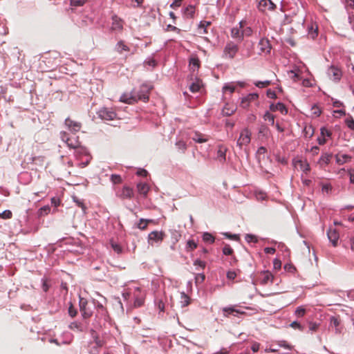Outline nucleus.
<instances>
[{
  "instance_id": "1",
  "label": "nucleus",
  "mask_w": 354,
  "mask_h": 354,
  "mask_svg": "<svg viewBox=\"0 0 354 354\" xmlns=\"http://www.w3.org/2000/svg\"><path fill=\"white\" fill-rule=\"evenodd\" d=\"M149 91L150 88L146 84H142L138 91L133 89L130 93H123L120 96V101L129 104H133L139 100L147 102L149 100Z\"/></svg>"
},
{
  "instance_id": "2",
  "label": "nucleus",
  "mask_w": 354,
  "mask_h": 354,
  "mask_svg": "<svg viewBox=\"0 0 354 354\" xmlns=\"http://www.w3.org/2000/svg\"><path fill=\"white\" fill-rule=\"evenodd\" d=\"M239 45L232 41H229L226 43L223 52V57L225 59H232L235 57L239 52Z\"/></svg>"
},
{
  "instance_id": "3",
  "label": "nucleus",
  "mask_w": 354,
  "mask_h": 354,
  "mask_svg": "<svg viewBox=\"0 0 354 354\" xmlns=\"http://www.w3.org/2000/svg\"><path fill=\"white\" fill-rule=\"evenodd\" d=\"M252 133L248 129H243L241 133L239 138L237 139L236 145L240 148L242 149L244 146H248L251 141Z\"/></svg>"
},
{
  "instance_id": "4",
  "label": "nucleus",
  "mask_w": 354,
  "mask_h": 354,
  "mask_svg": "<svg viewBox=\"0 0 354 354\" xmlns=\"http://www.w3.org/2000/svg\"><path fill=\"white\" fill-rule=\"evenodd\" d=\"M341 224L342 223H334L333 225L330 226L327 231L328 238L334 247L337 245L339 238V230L337 228V225Z\"/></svg>"
},
{
  "instance_id": "5",
  "label": "nucleus",
  "mask_w": 354,
  "mask_h": 354,
  "mask_svg": "<svg viewBox=\"0 0 354 354\" xmlns=\"http://www.w3.org/2000/svg\"><path fill=\"white\" fill-rule=\"evenodd\" d=\"M276 8V5L272 0H260L258 4V9L263 13H266L269 11H274Z\"/></svg>"
},
{
  "instance_id": "6",
  "label": "nucleus",
  "mask_w": 354,
  "mask_h": 354,
  "mask_svg": "<svg viewBox=\"0 0 354 354\" xmlns=\"http://www.w3.org/2000/svg\"><path fill=\"white\" fill-rule=\"evenodd\" d=\"M245 23L246 22L245 21H241L237 26L231 29L232 38L236 39L239 42H241L243 39L242 28H243V24H245Z\"/></svg>"
},
{
  "instance_id": "7",
  "label": "nucleus",
  "mask_w": 354,
  "mask_h": 354,
  "mask_svg": "<svg viewBox=\"0 0 354 354\" xmlns=\"http://www.w3.org/2000/svg\"><path fill=\"white\" fill-rule=\"evenodd\" d=\"M97 115L102 120H113L116 118V113L111 109L102 108L97 111Z\"/></svg>"
},
{
  "instance_id": "8",
  "label": "nucleus",
  "mask_w": 354,
  "mask_h": 354,
  "mask_svg": "<svg viewBox=\"0 0 354 354\" xmlns=\"http://www.w3.org/2000/svg\"><path fill=\"white\" fill-rule=\"evenodd\" d=\"M328 76L330 80L335 82H338L342 76V71L337 66H331L327 72Z\"/></svg>"
},
{
  "instance_id": "9",
  "label": "nucleus",
  "mask_w": 354,
  "mask_h": 354,
  "mask_svg": "<svg viewBox=\"0 0 354 354\" xmlns=\"http://www.w3.org/2000/svg\"><path fill=\"white\" fill-rule=\"evenodd\" d=\"M134 195L133 190L132 188L128 186H124L121 190L117 193V196L120 199H131Z\"/></svg>"
},
{
  "instance_id": "10",
  "label": "nucleus",
  "mask_w": 354,
  "mask_h": 354,
  "mask_svg": "<svg viewBox=\"0 0 354 354\" xmlns=\"http://www.w3.org/2000/svg\"><path fill=\"white\" fill-rule=\"evenodd\" d=\"M88 301L86 299L83 297H80L79 306L80 310L82 313V315L84 319L89 318L92 315V313L90 310H87Z\"/></svg>"
},
{
  "instance_id": "11",
  "label": "nucleus",
  "mask_w": 354,
  "mask_h": 354,
  "mask_svg": "<svg viewBox=\"0 0 354 354\" xmlns=\"http://www.w3.org/2000/svg\"><path fill=\"white\" fill-rule=\"evenodd\" d=\"M62 140H64L67 146L71 149H77L80 147V142L77 138H68L66 133H63Z\"/></svg>"
},
{
  "instance_id": "12",
  "label": "nucleus",
  "mask_w": 354,
  "mask_h": 354,
  "mask_svg": "<svg viewBox=\"0 0 354 354\" xmlns=\"http://www.w3.org/2000/svg\"><path fill=\"white\" fill-rule=\"evenodd\" d=\"M65 125L73 132H78L82 127V124L80 122L73 120L70 118H67L65 120Z\"/></svg>"
},
{
  "instance_id": "13",
  "label": "nucleus",
  "mask_w": 354,
  "mask_h": 354,
  "mask_svg": "<svg viewBox=\"0 0 354 354\" xmlns=\"http://www.w3.org/2000/svg\"><path fill=\"white\" fill-rule=\"evenodd\" d=\"M259 97V95L257 93H250L246 97L242 98L241 102V106L243 109H246L249 106L251 102L257 100Z\"/></svg>"
},
{
  "instance_id": "14",
  "label": "nucleus",
  "mask_w": 354,
  "mask_h": 354,
  "mask_svg": "<svg viewBox=\"0 0 354 354\" xmlns=\"http://www.w3.org/2000/svg\"><path fill=\"white\" fill-rule=\"evenodd\" d=\"M261 53H269L271 50V46L268 39H261L258 44Z\"/></svg>"
},
{
  "instance_id": "15",
  "label": "nucleus",
  "mask_w": 354,
  "mask_h": 354,
  "mask_svg": "<svg viewBox=\"0 0 354 354\" xmlns=\"http://www.w3.org/2000/svg\"><path fill=\"white\" fill-rule=\"evenodd\" d=\"M57 53L56 52L47 53L44 56V62L50 64L51 66L57 64V59H58Z\"/></svg>"
},
{
  "instance_id": "16",
  "label": "nucleus",
  "mask_w": 354,
  "mask_h": 354,
  "mask_svg": "<svg viewBox=\"0 0 354 354\" xmlns=\"http://www.w3.org/2000/svg\"><path fill=\"white\" fill-rule=\"evenodd\" d=\"M223 316L226 317H229L230 315L234 316H237L238 314L244 315L245 312L240 311L237 309H235L234 307H225L223 308Z\"/></svg>"
},
{
  "instance_id": "17",
  "label": "nucleus",
  "mask_w": 354,
  "mask_h": 354,
  "mask_svg": "<svg viewBox=\"0 0 354 354\" xmlns=\"http://www.w3.org/2000/svg\"><path fill=\"white\" fill-rule=\"evenodd\" d=\"M270 110L271 111H279L282 114H286L288 112L287 109L283 103L278 102L277 104H271L270 106Z\"/></svg>"
},
{
  "instance_id": "18",
  "label": "nucleus",
  "mask_w": 354,
  "mask_h": 354,
  "mask_svg": "<svg viewBox=\"0 0 354 354\" xmlns=\"http://www.w3.org/2000/svg\"><path fill=\"white\" fill-rule=\"evenodd\" d=\"M236 109L235 105L227 103L223 107L222 113L223 115L230 116L235 112Z\"/></svg>"
},
{
  "instance_id": "19",
  "label": "nucleus",
  "mask_w": 354,
  "mask_h": 354,
  "mask_svg": "<svg viewBox=\"0 0 354 354\" xmlns=\"http://www.w3.org/2000/svg\"><path fill=\"white\" fill-rule=\"evenodd\" d=\"M335 160L337 164L343 165L347 162H349L351 160V156L347 154L337 153L335 156Z\"/></svg>"
},
{
  "instance_id": "20",
  "label": "nucleus",
  "mask_w": 354,
  "mask_h": 354,
  "mask_svg": "<svg viewBox=\"0 0 354 354\" xmlns=\"http://www.w3.org/2000/svg\"><path fill=\"white\" fill-rule=\"evenodd\" d=\"M164 235L162 232L153 231L149 234V239L155 241H161Z\"/></svg>"
},
{
  "instance_id": "21",
  "label": "nucleus",
  "mask_w": 354,
  "mask_h": 354,
  "mask_svg": "<svg viewBox=\"0 0 354 354\" xmlns=\"http://www.w3.org/2000/svg\"><path fill=\"white\" fill-rule=\"evenodd\" d=\"M137 189L139 194L146 196L149 190V187L147 183H140L137 185Z\"/></svg>"
},
{
  "instance_id": "22",
  "label": "nucleus",
  "mask_w": 354,
  "mask_h": 354,
  "mask_svg": "<svg viewBox=\"0 0 354 354\" xmlns=\"http://www.w3.org/2000/svg\"><path fill=\"white\" fill-rule=\"evenodd\" d=\"M227 149L223 146H219L217 151V159L220 162H224L225 160Z\"/></svg>"
},
{
  "instance_id": "23",
  "label": "nucleus",
  "mask_w": 354,
  "mask_h": 354,
  "mask_svg": "<svg viewBox=\"0 0 354 354\" xmlns=\"http://www.w3.org/2000/svg\"><path fill=\"white\" fill-rule=\"evenodd\" d=\"M210 25H211L210 21H201L198 25V32L200 34H207V28L208 26H209Z\"/></svg>"
},
{
  "instance_id": "24",
  "label": "nucleus",
  "mask_w": 354,
  "mask_h": 354,
  "mask_svg": "<svg viewBox=\"0 0 354 354\" xmlns=\"http://www.w3.org/2000/svg\"><path fill=\"white\" fill-rule=\"evenodd\" d=\"M122 24L120 19L116 16L113 17V23L111 28L113 30H121L122 29Z\"/></svg>"
},
{
  "instance_id": "25",
  "label": "nucleus",
  "mask_w": 354,
  "mask_h": 354,
  "mask_svg": "<svg viewBox=\"0 0 354 354\" xmlns=\"http://www.w3.org/2000/svg\"><path fill=\"white\" fill-rule=\"evenodd\" d=\"M297 165H298L300 167V169L302 170L304 172L307 174L308 171H310V167L307 161H303V160H298L297 161Z\"/></svg>"
},
{
  "instance_id": "26",
  "label": "nucleus",
  "mask_w": 354,
  "mask_h": 354,
  "mask_svg": "<svg viewBox=\"0 0 354 354\" xmlns=\"http://www.w3.org/2000/svg\"><path fill=\"white\" fill-rule=\"evenodd\" d=\"M195 13V7L194 6L189 5L185 9L184 14L187 17L193 18Z\"/></svg>"
},
{
  "instance_id": "27",
  "label": "nucleus",
  "mask_w": 354,
  "mask_h": 354,
  "mask_svg": "<svg viewBox=\"0 0 354 354\" xmlns=\"http://www.w3.org/2000/svg\"><path fill=\"white\" fill-rule=\"evenodd\" d=\"M201 86V81L199 80H196L195 82L192 83V84L189 86V90L192 93H196L199 91Z\"/></svg>"
},
{
  "instance_id": "28",
  "label": "nucleus",
  "mask_w": 354,
  "mask_h": 354,
  "mask_svg": "<svg viewBox=\"0 0 354 354\" xmlns=\"http://www.w3.org/2000/svg\"><path fill=\"white\" fill-rule=\"evenodd\" d=\"M192 139L198 143H203L208 141L207 138H204V136L199 133H195L194 136L192 138Z\"/></svg>"
},
{
  "instance_id": "29",
  "label": "nucleus",
  "mask_w": 354,
  "mask_h": 354,
  "mask_svg": "<svg viewBox=\"0 0 354 354\" xmlns=\"http://www.w3.org/2000/svg\"><path fill=\"white\" fill-rule=\"evenodd\" d=\"M189 66L192 70L198 69L200 67V60L198 57H192L189 61Z\"/></svg>"
},
{
  "instance_id": "30",
  "label": "nucleus",
  "mask_w": 354,
  "mask_h": 354,
  "mask_svg": "<svg viewBox=\"0 0 354 354\" xmlns=\"http://www.w3.org/2000/svg\"><path fill=\"white\" fill-rule=\"evenodd\" d=\"M117 50L119 53H122V51H129V48L122 41H120L117 44Z\"/></svg>"
},
{
  "instance_id": "31",
  "label": "nucleus",
  "mask_w": 354,
  "mask_h": 354,
  "mask_svg": "<svg viewBox=\"0 0 354 354\" xmlns=\"http://www.w3.org/2000/svg\"><path fill=\"white\" fill-rule=\"evenodd\" d=\"M267 149L264 147H260L257 151V157L259 160L264 159Z\"/></svg>"
},
{
  "instance_id": "32",
  "label": "nucleus",
  "mask_w": 354,
  "mask_h": 354,
  "mask_svg": "<svg viewBox=\"0 0 354 354\" xmlns=\"http://www.w3.org/2000/svg\"><path fill=\"white\" fill-rule=\"evenodd\" d=\"M50 212V207L48 205H45L38 210V215L39 216H46Z\"/></svg>"
},
{
  "instance_id": "33",
  "label": "nucleus",
  "mask_w": 354,
  "mask_h": 354,
  "mask_svg": "<svg viewBox=\"0 0 354 354\" xmlns=\"http://www.w3.org/2000/svg\"><path fill=\"white\" fill-rule=\"evenodd\" d=\"M203 240L206 243H213L214 242V237L210 233L205 232L203 235Z\"/></svg>"
},
{
  "instance_id": "34",
  "label": "nucleus",
  "mask_w": 354,
  "mask_h": 354,
  "mask_svg": "<svg viewBox=\"0 0 354 354\" xmlns=\"http://www.w3.org/2000/svg\"><path fill=\"white\" fill-rule=\"evenodd\" d=\"M263 118L264 120L268 121L272 125H274V115L270 112H266Z\"/></svg>"
},
{
  "instance_id": "35",
  "label": "nucleus",
  "mask_w": 354,
  "mask_h": 354,
  "mask_svg": "<svg viewBox=\"0 0 354 354\" xmlns=\"http://www.w3.org/2000/svg\"><path fill=\"white\" fill-rule=\"evenodd\" d=\"M269 132V129L264 124H262L259 129V135L263 137H267Z\"/></svg>"
},
{
  "instance_id": "36",
  "label": "nucleus",
  "mask_w": 354,
  "mask_h": 354,
  "mask_svg": "<svg viewBox=\"0 0 354 354\" xmlns=\"http://www.w3.org/2000/svg\"><path fill=\"white\" fill-rule=\"evenodd\" d=\"M245 240L248 243H257L258 242L257 236L254 234H247L245 236Z\"/></svg>"
},
{
  "instance_id": "37",
  "label": "nucleus",
  "mask_w": 354,
  "mask_h": 354,
  "mask_svg": "<svg viewBox=\"0 0 354 354\" xmlns=\"http://www.w3.org/2000/svg\"><path fill=\"white\" fill-rule=\"evenodd\" d=\"M271 84V82L269 80L266 81H257L254 82V85L259 88H266L268 86H270Z\"/></svg>"
},
{
  "instance_id": "38",
  "label": "nucleus",
  "mask_w": 354,
  "mask_h": 354,
  "mask_svg": "<svg viewBox=\"0 0 354 354\" xmlns=\"http://www.w3.org/2000/svg\"><path fill=\"white\" fill-rule=\"evenodd\" d=\"M12 213L10 210H5L0 213L1 219H10L12 218Z\"/></svg>"
},
{
  "instance_id": "39",
  "label": "nucleus",
  "mask_w": 354,
  "mask_h": 354,
  "mask_svg": "<svg viewBox=\"0 0 354 354\" xmlns=\"http://www.w3.org/2000/svg\"><path fill=\"white\" fill-rule=\"evenodd\" d=\"M245 24H243V28H242L243 32V38L244 36L250 37L252 35L253 31L250 27H245Z\"/></svg>"
},
{
  "instance_id": "40",
  "label": "nucleus",
  "mask_w": 354,
  "mask_h": 354,
  "mask_svg": "<svg viewBox=\"0 0 354 354\" xmlns=\"http://www.w3.org/2000/svg\"><path fill=\"white\" fill-rule=\"evenodd\" d=\"M197 248V244L194 240H189L187 243V250L192 251Z\"/></svg>"
},
{
  "instance_id": "41",
  "label": "nucleus",
  "mask_w": 354,
  "mask_h": 354,
  "mask_svg": "<svg viewBox=\"0 0 354 354\" xmlns=\"http://www.w3.org/2000/svg\"><path fill=\"white\" fill-rule=\"evenodd\" d=\"M181 299L182 306H187L189 304V297L184 292L181 294Z\"/></svg>"
},
{
  "instance_id": "42",
  "label": "nucleus",
  "mask_w": 354,
  "mask_h": 354,
  "mask_svg": "<svg viewBox=\"0 0 354 354\" xmlns=\"http://www.w3.org/2000/svg\"><path fill=\"white\" fill-rule=\"evenodd\" d=\"M111 180L113 184H120L122 183V178L120 175L112 174L111 176Z\"/></svg>"
},
{
  "instance_id": "43",
  "label": "nucleus",
  "mask_w": 354,
  "mask_h": 354,
  "mask_svg": "<svg viewBox=\"0 0 354 354\" xmlns=\"http://www.w3.org/2000/svg\"><path fill=\"white\" fill-rule=\"evenodd\" d=\"M87 0H71V6L75 7L82 6Z\"/></svg>"
},
{
  "instance_id": "44",
  "label": "nucleus",
  "mask_w": 354,
  "mask_h": 354,
  "mask_svg": "<svg viewBox=\"0 0 354 354\" xmlns=\"http://www.w3.org/2000/svg\"><path fill=\"white\" fill-rule=\"evenodd\" d=\"M344 5L348 11L354 10V0H345Z\"/></svg>"
},
{
  "instance_id": "45",
  "label": "nucleus",
  "mask_w": 354,
  "mask_h": 354,
  "mask_svg": "<svg viewBox=\"0 0 354 354\" xmlns=\"http://www.w3.org/2000/svg\"><path fill=\"white\" fill-rule=\"evenodd\" d=\"M223 252L225 255H232L234 252V250L230 245L226 244L223 248Z\"/></svg>"
},
{
  "instance_id": "46",
  "label": "nucleus",
  "mask_w": 354,
  "mask_h": 354,
  "mask_svg": "<svg viewBox=\"0 0 354 354\" xmlns=\"http://www.w3.org/2000/svg\"><path fill=\"white\" fill-rule=\"evenodd\" d=\"M73 201H74V202L76 203V205H77L78 207H81V208H82V209L84 212L86 210V207L85 204H84V201H82V200H80V199L77 198V197H74V198H73Z\"/></svg>"
},
{
  "instance_id": "47",
  "label": "nucleus",
  "mask_w": 354,
  "mask_h": 354,
  "mask_svg": "<svg viewBox=\"0 0 354 354\" xmlns=\"http://www.w3.org/2000/svg\"><path fill=\"white\" fill-rule=\"evenodd\" d=\"M332 135V133L330 131H329L328 129L325 127H322L321 129V136L324 138H330Z\"/></svg>"
},
{
  "instance_id": "48",
  "label": "nucleus",
  "mask_w": 354,
  "mask_h": 354,
  "mask_svg": "<svg viewBox=\"0 0 354 354\" xmlns=\"http://www.w3.org/2000/svg\"><path fill=\"white\" fill-rule=\"evenodd\" d=\"M331 158H332L331 154L325 153L321 156L320 160L324 162L326 164H328L330 161Z\"/></svg>"
},
{
  "instance_id": "49",
  "label": "nucleus",
  "mask_w": 354,
  "mask_h": 354,
  "mask_svg": "<svg viewBox=\"0 0 354 354\" xmlns=\"http://www.w3.org/2000/svg\"><path fill=\"white\" fill-rule=\"evenodd\" d=\"M68 314L73 318L75 317L77 314V310L74 308L71 303L68 307Z\"/></svg>"
},
{
  "instance_id": "50",
  "label": "nucleus",
  "mask_w": 354,
  "mask_h": 354,
  "mask_svg": "<svg viewBox=\"0 0 354 354\" xmlns=\"http://www.w3.org/2000/svg\"><path fill=\"white\" fill-rule=\"evenodd\" d=\"M322 189L323 192L329 193L332 190V186L329 183H322Z\"/></svg>"
},
{
  "instance_id": "51",
  "label": "nucleus",
  "mask_w": 354,
  "mask_h": 354,
  "mask_svg": "<svg viewBox=\"0 0 354 354\" xmlns=\"http://www.w3.org/2000/svg\"><path fill=\"white\" fill-rule=\"evenodd\" d=\"M306 313V310L302 307H298L295 310V315L297 317H303Z\"/></svg>"
},
{
  "instance_id": "52",
  "label": "nucleus",
  "mask_w": 354,
  "mask_h": 354,
  "mask_svg": "<svg viewBox=\"0 0 354 354\" xmlns=\"http://www.w3.org/2000/svg\"><path fill=\"white\" fill-rule=\"evenodd\" d=\"M176 146L178 147V148L179 149L182 150L183 151H185L187 149V145L183 141L180 140V141L177 142Z\"/></svg>"
},
{
  "instance_id": "53",
  "label": "nucleus",
  "mask_w": 354,
  "mask_h": 354,
  "mask_svg": "<svg viewBox=\"0 0 354 354\" xmlns=\"http://www.w3.org/2000/svg\"><path fill=\"white\" fill-rule=\"evenodd\" d=\"M69 328L71 330L77 329V330H82L80 324L76 322L71 323V324L69 325Z\"/></svg>"
},
{
  "instance_id": "54",
  "label": "nucleus",
  "mask_w": 354,
  "mask_h": 354,
  "mask_svg": "<svg viewBox=\"0 0 354 354\" xmlns=\"http://www.w3.org/2000/svg\"><path fill=\"white\" fill-rule=\"evenodd\" d=\"M111 248H113V250L117 252L118 254H120L122 252V247L117 244V243H111Z\"/></svg>"
},
{
  "instance_id": "55",
  "label": "nucleus",
  "mask_w": 354,
  "mask_h": 354,
  "mask_svg": "<svg viewBox=\"0 0 354 354\" xmlns=\"http://www.w3.org/2000/svg\"><path fill=\"white\" fill-rule=\"evenodd\" d=\"M225 236H226L227 238L230 239H232V240H234V241H239V235L238 234H231L228 232H226L224 234Z\"/></svg>"
},
{
  "instance_id": "56",
  "label": "nucleus",
  "mask_w": 354,
  "mask_h": 354,
  "mask_svg": "<svg viewBox=\"0 0 354 354\" xmlns=\"http://www.w3.org/2000/svg\"><path fill=\"white\" fill-rule=\"evenodd\" d=\"M235 90V87L232 85H225L223 87V92L230 91V93H232Z\"/></svg>"
},
{
  "instance_id": "57",
  "label": "nucleus",
  "mask_w": 354,
  "mask_h": 354,
  "mask_svg": "<svg viewBox=\"0 0 354 354\" xmlns=\"http://www.w3.org/2000/svg\"><path fill=\"white\" fill-rule=\"evenodd\" d=\"M194 266H199L202 270H203L205 268L206 263L205 261H203L201 260L197 259L194 263Z\"/></svg>"
},
{
  "instance_id": "58",
  "label": "nucleus",
  "mask_w": 354,
  "mask_h": 354,
  "mask_svg": "<svg viewBox=\"0 0 354 354\" xmlns=\"http://www.w3.org/2000/svg\"><path fill=\"white\" fill-rule=\"evenodd\" d=\"M50 201L52 205H53L55 207H57L60 205V199L57 197H53Z\"/></svg>"
},
{
  "instance_id": "59",
  "label": "nucleus",
  "mask_w": 354,
  "mask_h": 354,
  "mask_svg": "<svg viewBox=\"0 0 354 354\" xmlns=\"http://www.w3.org/2000/svg\"><path fill=\"white\" fill-rule=\"evenodd\" d=\"M346 124L349 129L354 131V120L353 118L346 119Z\"/></svg>"
},
{
  "instance_id": "60",
  "label": "nucleus",
  "mask_w": 354,
  "mask_h": 354,
  "mask_svg": "<svg viewBox=\"0 0 354 354\" xmlns=\"http://www.w3.org/2000/svg\"><path fill=\"white\" fill-rule=\"evenodd\" d=\"M205 279V274L203 273H199L196 277V283H198V282L202 283L204 281Z\"/></svg>"
},
{
  "instance_id": "61",
  "label": "nucleus",
  "mask_w": 354,
  "mask_h": 354,
  "mask_svg": "<svg viewBox=\"0 0 354 354\" xmlns=\"http://www.w3.org/2000/svg\"><path fill=\"white\" fill-rule=\"evenodd\" d=\"M183 0H174V2L170 5V7L173 9H176L180 6Z\"/></svg>"
},
{
  "instance_id": "62",
  "label": "nucleus",
  "mask_w": 354,
  "mask_h": 354,
  "mask_svg": "<svg viewBox=\"0 0 354 354\" xmlns=\"http://www.w3.org/2000/svg\"><path fill=\"white\" fill-rule=\"evenodd\" d=\"M267 97L270 99H276L277 98V94L274 91H272L271 89H268L267 91Z\"/></svg>"
},
{
  "instance_id": "63",
  "label": "nucleus",
  "mask_w": 354,
  "mask_h": 354,
  "mask_svg": "<svg viewBox=\"0 0 354 354\" xmlns=\"http://www.w3.org/2000/svg\"><path fill=\"white\" fill-rule=\"evenodd\" d=\"M330 324L334 325L335 327L338 326L340 324V321L338 318L335 317H332L330 318Z\"/></svg>"
},
{
  "instance_id": "64",
  "label": "nucleus",
  "mask_w": 354,
  "mask_h": 354,
  "mask_svg": "<svg viewBox=\"0 0 354 354\" xmlns=\"http://www.w3.org/2000/svg\"><path fill=\"white\" fill-rule=\"evenodd\" d=\"M256 197L258 201H263L265 200L267 198V196L263 192H259L256 194Z\"/></svg>"
}]
</instances>
